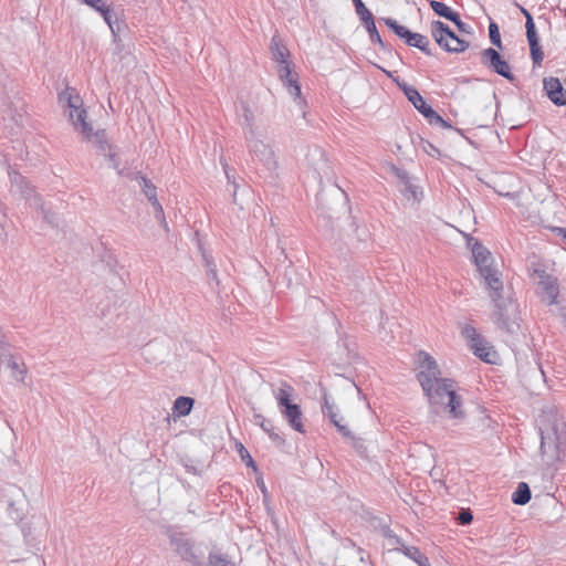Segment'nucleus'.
I'll use <instances>...</instances> for the list:
<instances>
[{
	"mask_svg": "<svg viewBox=\"0 0 566 566\" xmlns=\"http://www.w3.org/2000/svg\"><path fill=\"white\" fill-rule=\"evenodd\" d=\"M419 373L417 378L424 396L436 412L443 409L451 418H463L462 398L454 389V381L441 378V371L434 358L426 352L418 353Z\"/></svg>",
	"mask_w": 566,
	"mask_h": 566,
	"instance_id": "obj_1",
	"label": "nucleus"
},
{
	"mask_svg": "<svg viewBox=\"0 0 566 566\" xmlns=\"http://www.w3.org/2000/svg\"><path fill=\"white\" fill-rule=\"evenodd\" d=\"M541 451L547 461L560 460V448L566 443V422L557 413L545 416L539 427Z\"/></svg>",
	"mask_w": 566,
	"mask_h": 566,
	"instance_id": "obj_2",
	"label": "nucleus"
},
{
	"mask_svg": "<svg viewBox=\"0 0 566 566\" xmlns=\"http://www.w3.org/2000/svg\"><path fill=\"white\" fill-rule=\"evenodd\" d=\"M492 322L507 336H517L521 331L520 306L512 292L490 300Z\"/></svg>",
	"mask_w": 566,
	"mask_h": 566,
	"instance_id": "obj_3",
	"label": "nucleus"
},
{
	"mask_svg": "<svg viewBox=\"0 0 566 566\" xmlns=\"http://www.w3.org/2000/svg\"><path fill=\"white\" fill-rule=\"evenodd\" d=\"M253 119L254 117L252 112L245 105H242V115L240 120L251 151H253L261 161H264L269 168L275 167L276 161L274 159L272 149L262 140L254 139V132L252 129Z\"/></svg>",
	"mask_w": 566,
	"mask_h": 566,
	"instance_id": "obj_4",
	"label": "nucleus"
},
{
	"mask_svg": "<svg viewBox=\"0 0 566 566\" xmlns=\"http://www.w3.org/2000/svg\"><path fill=\"white\" fill-rule=\"evenodd\" d=\"M531 279L537 285V294L542 302L547 305H554L558 303L559 285L558 280L554 275H551L546 270L536 264L530 272Z\"/></svg>",
	"mask_w": 566,
	"mask_h": 566,
	"instance_id": "obj_5",
	"label": "nucleus"
},
{
	"mask_svg": "<svg viewBox=\"0 0 566 566\" xmlns=\"http://www.w3.org/2000/svg\"><path fill=\"white\" fill-rule=\"evenodd\" d=\"M431 35L437 44L450 53H462L469 48V42L460 39L446 23L434 20L430 24Z\"/></svg>",
	"mask_w": 566,
	"mask_h": 566,
	"instance_id": "obj_6",
	"label": "nucleus"
},
{
	"mask_svg": "<svg viewBox=\"0 0 566 566\" xmlns=\"http://www.w3.org/2000/svg\"><path fill=\"white\" fill-rule=\"evenodd\" d=\"M9 177L11 181V192L13 195H19L27 200H30V206L40 209L46 222L50 224H55L54 214L44 208L40 197L36 195L33 196L35 192L34 189L29 185V181L19 172L13 170L9 171Z\"/></svg>",
	"mask_w": 566,
	"mask_h": 566,
	"instance_id": "obj_7",
	"label": "nucleus"
},
{
	"mask_svg": "<svg viewBox=\"0 0 566 566\" xmlns=\"http://www.w3.org/2000/svg\"><path fill=\"white\" fill-rule=\"evenodd\" d=\"M61 102H66L70 108V119L76 129H81V133L86 137L91 138L93 135V127L86 122V111L82 108L81 97L74 93V90L66 88L59 96Z\"/></svg>",
	"mask_w": 566,
	"mask_h": 566,
	"instance_id": "obj_8",
	"label": "nucleus"
},
{
	"mask_svg": "<svg viewBox=\"0 0 566 566\" xmlns=\"http://www.w3.org/2000/svg\"><path fill=\"white\" fill-rule=\"evenodd\" d=\"M461 334L475 356L485 363L493 364L496 359L494 347L470 324L462 327Z\"/></svg>",
	"mask_w": 566,
	"mask_h": 566,
	"instance_id": "obj_9",
	"label": "nucleus"
},
{
	"mask_svg": "<svg viewBox=\"0 0 566 566\" xmlns=\"http://www.w3.org/2000/svg\"><path fill=\"white\" fill-rule=\"evenodd\" d=\"M398 38L403 40V42L412 48L419 49L426 55L432 56L433 51L430 46L429 39L420 33L411 32L406 27L400 25L392 18H381L380 19Z\"/></svg>",
	"mask_w": 566,
	"mask_h": 566,
	"instance_id": "obj_10",
	"label": "nucleus"
},
{
	"mask_svg": "<svg viewBox=\"0 0 566 566\" xmlns=\"http://www.w3.org/2000/svg\"><path fill=\"white\" fill-rule=\"evenodd\" d=\"M3 494L0 502L6 506L9 517L18 522L24 515L25 495L22 489L17 485L9 484L2 490Z\"/></svg>",
	"mask_w": 566,
	"mask_h": 566,
	"instance_id": "obj_11",
	"label": "nucleus"
},
{
	"mask_svg": "<svg viewBox=\"0 0 566 566\" xmlns=\"http://www.w3.org/2000/svg\"><path fill=\"white\" fill-rule=\"evenodd\" d=\"M481 61L483 65L507 81H515V75L512 73L509 62L503 60L495 49L488 48L483 50L481 53Z\"/></svg>",
	"mask_w": 566,
	"mask_h": 566,
	"instance_id": "obj_12",
	"label": "nucleus"
},
{
	"mask_svg": "<svg viewBox=\"0 0 566 566\" xmlns=\"http://www.w3.org/2000/svg\"><path fill=\"white\" fill-rule=\"evenodd\" d=\"M293 388L285 384V421L287 424L298 433H306V426L304 415L300 405L293 402L291 396Z\"/></svg>",
	"mask_w": 566,
	"mask_h": 566,
	"instance_id": "obj_13",
	"label": "nucleus"
},
{
	"mask_svg": "<svg viewBox=\"0 0 566 566\" xmlns=\"http://www.w3.org/2000/svg\"><path fill=\"white\" fill-rule=\"evenodd\" d=\"M287 53H285V57ZM285 88L287 93L293 97L294 104L300 112V116L305 118L307 103L302 96V90L298 84V75L293 72L290 67L289 61L285 59Z\"/></svg>",
	"mask_w": 566,
	"mask_h": 566,
	"instance_id": "obj_14",
	"label": "nucleus"
},
{
	"mask_svg": "<svg viewBox=\"0 0 566 566\" xmlns=\"http://www.w3.org/2000/svg\"><path fill=\"white\" fill-rule=\"evenodd\" d=\"M521 12L525 17L526 38L530 46L531 57L534 64H541L544 59V53L539 45V38L536 32L535 23L532 14L523 7Z\"/></svg>",
	"mask_w": 566,
	"mask_h": 566,
	"instance_id": "obj_15",
	"label": "nucleus"
},
{
	"mask_svg": "<svg viewBox=\"0 0 566 566\" xmlns=\"http://www.w3.org/2000/svg\"><path fill=\"white\" fill-rule=\"evenodd\" d=\"M480 275L484 281V286L490 300L511 293V291H505L502 274L496 268L493 266L489 270H482Z\"/></svg>",
	"mask_w": 566,
	"mask_h": 566,
	"instance_id": "obj_16",
	"label": "nucleus"
},
{
	"mask_svg": "<svg viewBox=\"0 0 566 566\" xmlns=\"http://www.w3.org/2000/svg\"><path fill=\"white\" fill-rule=\"evenodd\" d=\"M467 243L471 249L473 261L479 273H482V270L493 268V258L491 252L479 240L473 237H469Z\"/></svg>",
	"mask_w": 566,
	"mask_h": 566,
	"instance_id": "obj_17",
	"label": "nucleus"
},
{
	"mask_svg": "<svg viewBox=\"0 0 566 566\" xmlns=\"http://www.w3.org/2000/svg\"><path fill=\"white\" fill-rule=\"evenodd\" d=\"M87 6L99 12L114 36L120 31V23L109 8L108 0H83Z\"/></svg>",
	"mask_w": 566,
	"mask_h": 566,
	"instance_id": "obj_18",
	"label": "nucleus"
},
{
	"mask_svg": "<svg viewBox=\"0 0 566 566\" xmlns=\"http://www.w3.org/2000/svg\"><path fill=\"white\" fill-rule=\"evenodd\" d=\"M543 84L548 98L556 106L566 105V91L557 77H546L544 78Z\"/></svg>",
	"mask_w": 566,
	"mask_h": 566,
	"instance_id": "obj_19",
	"label": "nucleus"
},
{
	"mask_svg": "<svg viewBox=\"0 0 566 566\" xmlns=\"http://www.w3.org/2000/svg\"><path fill=\"white\" fill-rule=\"evenodd\" d=\"M270 53L272 60L277 63V74L280 80L283 81V40L279 33L275 31L271 44H270Z\"/></svg>",
	"mask_w": 566,
	"mask_h": 566,
	"instance_id": "obj_20",
	"label": "nucleus"
},
{
	"mask_svg": "<svg viewBox=\"0 0 566 566\" xmlns=\"http://www.w3.org/2000/svg\"><path fill=\"white\" fill-rule=\"evenodd\" d=\"M400 87L408 101L419 113L423 114L424 109L430 107L415 86L405 83L403 85H400Z\"/></svg>",
	"mask_w": 566,
	"mask_h": 566,
	"instance_id": "obj_21",
	"label": "nucleus"
},
{
	"mask_svg": "<svg viewBox=\"0 0 566 566\" xmlns=\"http://www.w3.org/2000/svg\"><path fill=\"white\" fill-rule=\"evenodd\" d=\"M172 544L175 545V549L177 554L186 562L195 563L196 554L193 552L192 545L188 541L184 539H174Z\"/></svg>",
	"mask_w": 566,
	"mask_h": 566,
	"instance_id": "obj_22",
	"label": "nucleus"
},
{
	"mask_svg": "<svg viewBox=\"0 0 566 566\" xmlns=\"http://www.w3.org/2000/svg\"><path fill=\"white\" fill-rule=\"evenodd\" d=\"M195 400L190 397H178L172 407L174 415L177 417H186L191 412Z\"/></svg>",
	"mask_w": 566,
	"mask_h": 566,
	"instance_id": "obj_23",
	"label": "nucleus"
},
{
	"mask_svg": "<svg viewBox=\"0 0 566 566\" xmlns=\"http://www.w3.org/2000/svg\"><path fill=\"white\" fill-rule=\"evenodd\" d=\"M531 489L525 482H520L512 494V502L516 505H525L531 500Z\"/></svg>",
	"mask_w": 566,
	"mask_h": 566,
	"instance_id": "obj_24",
	"label": "nucleus"
},
{
	"mask_svg": "<svg viewBox=\"0 0 566 566\" xmlns=\"http://www.w3.org/2000/svg\"><path fill=\"white\" fill-rule=\"evenodd\" d=\"M363 23L366 27L370 42L374 44H378L379 48L384 51L389 50V48L386 45V43L381 40V36L376 28L374 17L367 19Z\"/></svg>",
	"mask_w": 566,
	"mask_h": 566,
	"instance_id": "obj_25",
	"label": "nucleus"
},
{
	"mask_svg": "<svg viewBox=\"0 0 566 566\" xmlns=\"http://www.w3.org/2000/svg\"><path fill=\"white\" fill-rule=\"evenodd\" d=\"M322 412L326 416L334 426H338L340 418L336 406L329 401L327 395L323 396Z\"/></svg>",
	"mask_w": 566,
	"mask_h": 566,
	"instance_id": "obj_26",
	"label": "nucleus"
},
{
	"mask_svg": "<svg viewBox=\"0 0 566 566\" xmlns=\"http://www.w3.org/2000/svg\"><path fill=\"white\" fill-rule=\"evenodd\" d=\"M429 4L437 15L442 17L449 21H451L452 18H455V14L458 13L453 11L450 7H448L446 3L437 0H431Z\"/></svg>",
	"mask_w": 566,
	"mask_h": 566,
	"instance_id": "obj_27",
	"label": "nucleus"
},
{
	"mask_svg": "<svg viewBox=\"0 0 566 566\" xmlns=\"http://www.w3.org/2000/svg\"><path fill=\"white\" fill-rule=\"evenodd\" d=\"M397 542L400 544V539L397 538ZM401 553L407 556L408 558L412 559L415 563L419 565H421V563H424V560L428 558L427 556H424L420 549L416 546H406L405 544L401 543V548H400Z\"/></svg>",
	"mask_w": 566,
	"mask_h": 566,
	"instance_id": "obj_28",
	"label": "nucleus"
},
{
	"mask_svg": "<svg viewBox=\"0 0 566 566\" xmlns=\"http://www.w3.org/2000/svg\"><path fill=\"white\" fill-rule=\"evenodd\" d=\"M136 180L138 181L139 187L142 188L143 192L145 193L149 201L155 200L157 198L156 187L151 182V180L147 179L146 177L139 174L136 176Z\"/></svg>",
	"mask_w": 566,
	"mask_h": 566,
	"instance_id": "obj_29",
	"label": "nucleus"
},
{
	"mask_svg": "<svg viewBox=\"0 0 566 566\" xmlns=\"http://www.w3.org/2000/svg\"><path fill=\"white\" fill-rule=\"evenodd\" d=\"M253 422L261 427L262 430L266 432L273 440L280 439L279 434L274 432V426L270 419H266L262 415H254Z\"/></svg>",
	"mask_w": 566,
	"mask_h": 566,
	"instance_id": "obj_30",
	"label": "nucleus"
},
{
	"mask_svg": "<svg viewBox=\"0 0 566 566\" xmlns=\"http://www.w3.org/2000/svg\"><path fill=\"white\" fill-rule=\"evenodd\" d=\"M422 115L432 125H440L444 128L451 127V125L448 122H446L431 106L428 107V109H424Z\"/></svg>",
	"mask_w": 566,
	"mask_h": 566,
	"instance_id": "obj_31",
	"label": "nucleus"
},
{
	"mask_svg": "<svg viewBox=\"0 0 566 566\" xmlns=\"http://www.w3.org/2000/svg\"><path fill=\"white\" fill-rule=\"evenodd\" d=\"M489 36H490V41L493 45H495L499 49H502V40H501L499 27L495 22H491L489 24Z\"/></svg>",
	"mask_w": 566,
	"mask_h": 566,
	"instance_id": "obj_32",
	"label": "nucleus"
},
{
	"mask_svg": "<svg viewBox=\"0 0 566 566\" xmlns=\"http://www.w3.org/2000/svg\"><path fill=\"white\" fill-rule=\"evenodd\" d=\"M9 367L12 369V376L18 381H23L27 375V370L23 366H20L15 360L9 363Z\"/></svg>",
	"mask_w": 566,
	"mask_h": 566,
	"instance_id": "obj_33",
	"label": "nucleus"
},
{
	"mask_svg": "<svg viewBox=\"0 0 566 566\" xmlns=\"http://www.w3.org/2000/svg\"><path fill=\"white\" fill-rule=\"evenodd\" d=\"M353 3L355 6L356 13L363 22L373 17L371 12L366 8L361 0H353Z\"/></svg>",
	"mask_w": 566,
	"mask_h": 566,
	"instance_id": "obj_34",
	"label": "nucleus"
},
{
	"mask_svg": "<svg viewBox=\"0 0 566 566\" xmlns=\"http://www.w3.org/2000/svg\"><path fill=\"white\" fill-rule=\"evenodd\" d=\"M224 172H226V176H227V179H228V182L231 184L233 186V192H232V200H233V203L235 205H240L239 203V200H238V190L240 188V185L235 181V178L234 176H232L230 174V170L228 168L227 165H224Z\"/></svg>",
	"mask_w": 566,
	"mask_h": 566,
	"instance_id": "obj_35",
	"label": "nucleus"
},
{
	"mask_svg": "<svg viewBox=\"0 0 566 566\" xmlns=\"http://www.w3.org/2000/svg\"><path fill=\"white\" fill-rule=\"evenodd\" d=\"M238 452L240 454V458L248 467H251L254 471H256L255 462L253 461L252 457L250 455L249 451L244 448L243 444L238 446Z\"/></svg>",
	"mask_w": 566,
	"mask_h": 566,
	"instance_id": "obj_36",
	"label": "nucleus"
},
{
	"mask_svg": "<svg viewBox=\"0 0 566 566\" xmlns=\"http://www.w3.org/2000/svg\"><path fill=\"white\" fill-rule=\"evenodd\" d=\"M229 559L227 555L222 554H210L209 563L211 566H227L229 564Z\"/></svg>",
	"mask_w": 566,
	"mask_h": 566,
	"instance_id": "obj_37",
	"label": "nucleus"
},
{
	"mask_svg": "<svg viewBox=\"0 0 566 566\" xmlns=\"http://www.w3.org/2000/svg\"><path fill=\"white\" fill-rule=\"evenodd\" d=\"M203 260H205V265L207 268V273H208L209 279L216 281L218 284L219 282H218V277H217L216 265L213 264L212 260L210 258H208L206 254H203Z\"/></svg>",
	"mask_w": 566,
	"mask_h": 566,
	"instance_id": "obj_38",
	"label": "nucleus"
},
{
	"mask_svg": "<svg viewBox=\"0 0 566 566\" xmlns=\"http://www.w3.org/2000/svg\"><path fill=\"white\" fill-rule=\"evenodd\" d=\"M150 203L153 205L154 209H155V217L156 219L161 222V223H165L166 224V221H165V212H164V209H163V206L160 205V202L158 201V199L156 198L155 200H151Z\"/></svg>",
	"mask_w": 566,
	"mask_h": 566,
	"instance_id": "obj_39",
	"label": "nucleus"
},
{
	"mask_svg": "<svg viewBox=\"0 0 566 566\" xmlns=\"http://www.w3.org/2000/svg\"><path fill=\"white\" fill-rule=\"evenodd\" d=\"M458 522L461 525H468L472 522L473 515L470 510H461L458 515Z\"/></svg>",
	"mask_w": 566,
	"mask_h": 566,
	"instance_id": "obj_40",
	"label": "nucleus"
},
{
	"mask_svg": "<svg viewBox=\"0 0 566 566\" xmlns=\"http://www.w3.org/2000/svg\"><path fill=\"white\" fill-rule=\"evenodd\" d=\"M402 193L411 195L415 199L417 198V193H420L419 188L415 186L410 180L403 184Z\"/></svg>",
	"mask_w": 566,
	"mask_h": 566,
	"instance_id": "obj_41",
	"label": "nucleus"
},
{
	"mask_svg": "<svg viewBox=\"0 0 566 566\" xmlns=\"http://www.w3.org/2000/svg\"><path fill=\"white\" fill-rule=\"evenodd\" d=\"M394 172L398 179L403 184L410 180L408 172L405 169L394 167Z\"/></svg>",
	"mask_w": 566,
	"mask_h": 566,
	"instance_id": "obj_42",
	"label": "nucleus"
},
{
	"mask_svg": "<svg viewBox=\"0 0 566 566\" xmlns=\"http://www.w3.org/2000/svg\"><path fill=\"white\" fill-rule=\"evenodd\" d=\"M451 22H453L461 32H468L469 25L461 20L459 13L455 14V18H452Z\"/></svg>",
	"mask_w": 566,
	"mask_h": 566,
	"instance_id": "obj_43",
	"label": "nucleus"
},
{
	"mask_svg": "<svg viewBox=\"0 0 566 566\" xmlns=\"http://www.w3.org/2000/svg\"><path fill=\"white\" fill-rule=\"evenodd\" d=\"M338 430V432L345 437V438H350L353 440H355V438L353 437L350 430L345 426L343 424L342 422L338 423V426H335Z\"/></svg>",
	"mask_w": 566,
	"mask_h": 566,
	"instance_id": "obj_44",
	"label": "nucleus"
},
{
	"mask_svg": "<svg viewBox=\"0 0 566 566\" xmlns=\"http://www.w3.org/2000/svg\"><path fill=\"white\" fill-rule=\"evenodd\" d=\"M275 398H276L279 408L283 412V388H277V390L275 392Z\"/></svg>",
	"mask_w": 566,
	"mask_h": 566,
	"instance_id": "obj_45",
	"label": "nucleus"
},
{
	"mask_svg": "<svg viewBox=\"0 0 566 566\" xmlns=\"http://www.w3.org/2000/svg\"><path fill=\"white\" fill-rule=\"evenodd\" d=\"M108 158H109V160H111V163H112V167H113L114 169H116V170H119V163H118V160L116 159L115 154H109V155H108Z\"/></svg>",
	"mask_w": 566,
	"mask_h": 566,
	"instance_id": "obj_46",
	"label": "nucleus"
},
{
	"mask_svg": "<svg viewBox=\"0 0 566 566\" xmlns=\"http://www.w3.org/2000/svg\"><path fill=\"white\" fill-rule=\"evenodd\" d=\"M556 231H557L558 235L560 237L563 244L566 247V229L557 228Z\"/></svg>",
	"mask_w": 566,
	"mask_h": 566,
	"instance_id": "obj_47",
	"label": "nucleus"
},
{
	"mask_svg": "<svg viewBox=\"0 0 566 566\" xmlns=\"http://www.w3.org/2000/svg\"><path fill=\"white\" fill-rule=\"evenodd\" d=\"M96 136H97V138H99V136H98V135H96ZM98 143L101 144V148H102V149H105V146H107V145H106V143H105V142H102L101 139H98Z\"/></svg>",
	"mask_w": 566,
	"mask_h": 566,
	"instance_id": "obj_48",
	"label": "nucleus"
},
{
	"mask_svg": "<svg viewBox=\"0 0 566 566\" xmlns=\"http://www.w3.org/2000/svg\"><path fill=\"white\" fill-rule=\"evenodd\" d=\"M419 566H431L429 559L427 558L424 563H421Z\"/></svg>",
	"mask_w": 566,
	"mask_h": 566,
	"instance_id": "obj_49",
	"label": "nucleus"
},
{
	"mask_svg": "<svg viewBox=\"0 0 566 566\" xmlns=\"http://www.w3.org/2000/svg\"><path fill=\"white\" fill-rule=\"evenodd\" d=\"M419 566H431L429 559L427 558L424 563H421Z\"/></svg>",
	"mask_w": 566,
	"mask_h": 566,
	"instance_id": "obj_50",
	"label": "nucleus"
},
{
	"mask_svg": "<svg viewBox=\"0 0 566 566\" xmlns=\"http://www.w3.org/2000/svg\"><path fill=\"white\" fill-rule=\"evenodd\" d=\"M419 566H431L429 559L427 558L424 563H421Z\"/></svg>",
	"mask_w": 566,
	"mask_h": 566,
	"instance_id": "obj_51",
	"label": "nucleus"
},
{
	"mask_svg": "<svg viewBox=\"0 0 566 566\" xmlns=\"http://www.w3.org/2000/svg\"><path fill=\"white\" fill-rule=\"evenodd\" d=\"M259 485H260V489L262 490V492H263V493H265V486H264V484H263V483H262V484H260V483H259Z\"/></svg>",
	"mask_w": 566,
	"mask_h": 566,
	"instance_id": "obj_52",
	"label": "nucleus"
},
{
	"mask_svg": "<svg viewBox=\"0 0 566 566\" xmlns=\"http://www.w3.org/2000/svg\"><path fill=\"white\" fill-rule=\"evenodd\" d=\"M429 146H430V151H433V150H434V151H438V149H437V148H434V147H433V145H431V144H430Z\"/></svg>",
	"mask_w": 566,
	"mask_h": 566,
	"instance_id": "obj_53",
	"label": "nucleus"
},
{
	"mask_svg": "<svg viewBox=\"0 0 566 566\" xmlns=\"http://www.w3.org/2000/svg\"><path fill=\"white\" fill-rule=\"evenodd\" d=\"M429 146H430V151H433V150H434V151H438V149H437V148H434V147H433V145H431V144H430Z\"/></svg>",
	"mask_w": 566,
	"mask_h": 566,
	"instance_id": "obj_54",
	"label": "nucleus"
},
{
	"mask_svg": "<svg viewBox=\"0 0 566 566\" xmlns=\"http://www.w3.org/2000/svg\"><path fill=\"white\" fill-rule=\"evenodd\" d=\"M227 566H234V564L230 560Z\"/></svg>",
	"mask_w": 566,
	"mask_h": 566,
	"instance_id": "obj_55",
	"label": "nucleus"
}]
</instances>
